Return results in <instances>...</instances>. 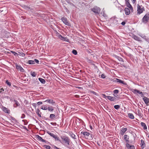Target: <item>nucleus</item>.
<instances>
[{
	"label": "nucleus",
	"instance_id": "obj_30",
	"mask_svg": "<svg viewBox=\"0 0 149 149\" xmlns=\"http://www.w3.org/2000/svg\"><path fill=\"white\" fill-rule=\"evenodd\" d=\"M31 76L33 77H36V73L34 72H31Z\"/></svg>",
	"mask_w": 149,
	"mask_h": 149
},
{
	"label": "nucleus",
	"instance_id": "obj_39",
	"mask_svg": "<svg viewBox=\"0 0 149 149\" xmlns=\"http://www.w3.org/2000/svg\"><path fill=\"white\" fill-rule=\"evenodd\" d=\"M58 38L62 40L63 38V37L61 35H58Z\"/></svg>",
	"mask_w": 149,
	"mask_h": 149
},
{
	"label": "nucleus",
	"instance_id": "obj_61",
	"mask_svg": "<svg viewBox=\"0 0 149 149\" xmlns=\"http://www.w3.org/2000/svg\"><path fill=\"white\" fill-rule=\"evenodd\" d=\"M120 59H121V60H122V58H120Z\"/></svg>",
	"mask_w": 149,
	"mask_h": 149
},
{
	"label": "nucleus",
	"instance_id": "obj_62",
	"mask_svg": "<svg viewBox=\"0 0 149 149\" xmlns=\"http://www.w3.org/2000/svg\"><path fill=\"white\" fill-rule=\"evenodd\" d=\"M148 138H149V135H148Z\"/></svg>",
	"mask_w": 149,
	"mask_h": 149
},
{
	"label": "nucleus",
	"instance_id": "obj_19",
	"mask_svg": "<svg viewBox=\"0 0 149 149\" xmlns=\"http://www.w3.org/2000/svg\"><path fill=\"white\" fill-rule=\"evenodd\" d=\"M124 138L125 141L127 143H128L129 142V136L127 135H125L124 136Z\"/></svg>",
	"mask_w": 149,
	"mask_h": 149
},
{
	"label": "nucleus",
	"instance_id": "obj_52",
	"mask_svg": "<svg viewBox=\"0 0 149 149\" xmlns=\"http://www.w3.org/2000/svg\"><path fill=\"white\" fill-rule=\"evenodd\" d=\"M23 128L24 129H26V130H27V129L26 127V126H23Z\"/></svg>",
	"mask_w": 149,
	"mask_h": 149
},
{
	"label": "nucleus",
	"instance_id": "obj_20",
	"mask_svg": "<svg viewBox=\"0 0 149 149\" xmlns=\"http://www.w3.org/2000/svg\"><path fill=\"white\" fill-rule=\"evenodd\" d=\"M14 102L15 103V104L14 106V107H17L20 105V104L17 101L14 100Z\"/></svg>",
	"mask_w": 149,
	"mask_h": 149
},
{
	"label": "nucleus",
	"instance_id": "obj_11",
	"mask_svg": "<svg viewBox=\"0 0 149 149\" xmlns=\"http://www.w3.org/2000/svg\"><path fill=\"white\" fill-rule=\"evenodd\" d=\"M45 102H47L48 103L51 104L52 105H54L55 103V102L53 100L51 99L47 100L45 101Z\"/></svg>",
	"mask_w": 149,
	"mask_h": 149
},
{
	"label": "nucleus",
	"instance_id": "obj_51",
	"mask_svg": "<svg viewBox=\"0 0 149 149\" xmlns=\"http://www.w3.org/2000/svg\"><path fill=\"white\" fill-rule=\"evenodd\" d=\"M113 95L115 97H117L118 96V95H117V94H114Z\"/></svg>",
	"mask_w": 149,
	"mask_h": 149
},
{
	"label": "nucleus",
	"instance_id": "obj_26",
	"mask_svg": "<svg viewBox=\"0 0 149 149\" xmlns=\"http://www.w3.org/2000/svg\"><path fill=\"white\" fill-rule=\"evenodd\" d=\"M128 116L131 119H133L134 118V116L132 113H129Z\"/></svg>",
	"mask_w": 149,
	"mask_h": 149
},
{
	"label": "nucleus",
	"instance_id": "obj_55",
	"mask_svg": "<svg viewBox=\"0 0 149 149\" xmlns=\"http://www.w3.org/2000/svg\"><path fill=\"white\" fill-rule=\"evenodd\" d=\"M92 93H93V94L95 95L96 93L93 91H92Z\"/></svg>",
	"mask_w": 149,
	"mask_h": 149
},
{
	"label": "nucleus",
	"instance_id": "obj_14",
	"mask_svg": "<svg viewBox=\"0 0 149 149\" xmlns=\"http://www.w3.org/2000/svg\"><path fill=\"white\" fill-rule=\"evenodd\" d=\"M16 68L18 70H19L21 72H24V70L20 65H15Z\"/></svg>",
	"mask_w": 149,
	"mask_h": 149
},
{
	"label": "nucleus",
	"instance_id": "obj_16",
	"mask_svg": "<svg viewBox=\"0 0 149 149\" xmlns=\"http://www.w3.org/2000/svg\"><path fill=\"white\" fill-rule=\"evenodd\" d=\"M134 93H138L139 94H140L141 95V96L142 97H143V93L142 92H140L137 89H134Z\"/></svg>",
	"mask_w": 149,
	"mask_h": 149
},
{
	"label": "nucleus",
	"instance_id": "obj_48",
	"mask_svg": "<svg viewBox=\"0 0 149 149\" xmlns=\"http://www.w3.org/2000/svg\"><path fill=\"white\" fill-rule=\"evenodd\" d=\"M121 24H122L123 25H124L125 24V22H123L121 23Z\"/></svg>",
	"mask_w": 149,
	"mask_h": 149
},
{
	"label": "nucleus",
	"instance_id": "obj_21",
	"mask_svg": "<svg viewBox=\"0 0 149 149\" xmlns=\"http://www.w3.org/2000/svg\"><path fill=\"white\" fill-rule=\"evenodd\" d=\"M127 130V129L126 128L123 129L120 131V134L122 135H123L125 132Z\"/></svg>",
	"mask_w": 149,
	"mask_h": 149
},
{
	"label": "nucleus",
	"instance_id": "obj_35",
	"mask_svg": "<svg viewBox=\"0 0 149 149\" xmlns=\"http://www.w3.org/2000/svg\"><path fill=\"white\" fill-rule=\"evenodd\" d=\"M120 107V106L119 105H116L114 106V108L116 109H118Z\"/></svg>",
	"mask_w": 149,
	"mask_h": 149
},
{
	"label": "nucleus",
	"instance_id": "obj_4",
	"mask_svg": "<svg viewBox=\"0 0 149 149\" xmlns=\"http://www.w3.org/2000/svg\"><path fill=\"white\" fill-rule=\"evenodd\" d=\"M92 10L95 13L99 14L100 13V8L97 7H94L92 9Z\"/></svg>",
	"mask_w": 149,
	"mask_h": 149
},
{
	"label": "nucleus",
	"instance_id": "obj_44",
	"mask_svg": "<svg viewBox=\"0 0 149 149\" xmlns=\"http://www.w3.org/2000/svg\"><path fill=\"white\" fill-rule=\"evenodd\" d=\"M101 77L102 78L104 79L105 78V76L104 74H102L101 75Z\"/></svg>",
	"mask_w": 149,
	"mask_h": 149
},
{
	"label": "nucleus",
	"instance_id": "obj_7",
	"mask_svg": "<svg viewBox=\"0 0 149 149\" xmlns=\"http://www.w3.org/2000/svg\"><path fill=\"white\" fill-rule=\"evenodd\" d=\"M81 134H82L84 136L85 138L88 139V137L90 135H91L88 132H82L81 133Z\"/></svg>",
	"mask_w": 149,
	"mask_h": 149
},
{
	"label": "nucleus",
	"instance_id": "obj_10",
	"mask_svg": "<svg viewBox=\"0 0 149 149\" xmlns=\"http://www.w3.org/2000/svg\"><path fill=\"white\" fill-rule=\"evenodd\" d=\"M113 81L115 82L121 83V84H123L124 85H127V84L126 83L124 82L123 81H122L121 80L118 79H114Z\"/></svg>",
	"mask_w": 149,
	"mask_h": 149
},
{
	"label": "nucleus",
	"instance_id": "obj_36",
	"mask_svg": "<svg viewBox=\"0 0 149 149\" xmlns=\"http://www.w3.org/2000/svg\"><path fill=\"white\" fill-rule=\"evenodd\" d=\"M118 92L119 91L118 90L116 89L113 91V93H114V94H117L118 93Z\"/></svg>",
	"mask_w": 149,
	"mask_h": 149
},
{
	"label": "nucleus",
	"instance_id": "obj_29",
	"mask_svg": "<svg viewBox=\"0 0 149 149\" xmlns=\"http://www.w3.org/2000/svg\"><path fill=\"white\" fill-rule=\"evenodd\" d=\"M50 118L52 119H53L55 118V115L53 114H51L50 115Z\"/></svg>",
	"mask_w": 149,
	"mask_h": 149
},
{
	"label": "nucleus",
	"instance_id": "obj_6",
	"mask_svg": "<svg viewBox=\"0 0 149 149\" xmlns=\"http://www.w3.org/2000/svg\"><path fill=\"white\" fill-rule=\"evenodd\" d=\"M148 15H147L146 14L145 15L143 18L142 19V21L144 23H146L148 22L149 19V17Z\"/></svg>",
	"mask_w": 149,
	"mask_h": 149
},
{
	"label": "nucleus",
	"instance_id": "obj_45",
	"mask_svg": "<svg viewBox=\"0 0 149 149\" xmlns=\"http://www.w3.org/2000/svg\"><path fill=\"white\" fill-rule=\"evenodd\" d=\"M11 52L14 55H16L17 54V53L11 51Z\"/></svg>",
	"mask_w": 149,
	"mask_h": 149
},
{
	"label": "nucleus",
	"instance_id": "obj_32",
	"mask_svg": "<svg viewBox=\"0 0 149 149\" xmlns=\"http://www.w3.org/2000/svg\"><path fill=\"white\" fill-rule=\"evenodd\" d=\"M28 63L29 64H34V61L33 60H29L28 61Z\"/></svg>",
	"mask_w": 149,
	"mask_h": 149
},
{
	"label": "nucleus",
	"instance_id": "obj_43",
	"mask_svg": "<svg viewBox=\"0 0 149 149\" xmlns=\"http://www.w3.org/2000/svg\"><path fill=\"white\" fill-rule=\"evenodd\" d=\"M34 62H35L36 63H38L39 62V61L37 60V59H34Z\"/></svg>",
	"mask_w": 149,
	"mask_h": 149
},
{
	"label": "nucleus",
	"instance_id": "obj_23",
	"mask_svg": "<svg viewBox=\"0 0 149 149\" xmlns=\"http://www.w3.org/2000/svg\"><path fill=\"white\" fill-rule=\"evenodd\" d=\"M38 79H39V81L42 84H44L46 82L45 80L44 79L42 78H38Z\"/></svg>",
	"mask_w": 149,
	"mask_h": 149
},
{
	"label": "nucleus",
	"instance_id": "obj_8",
	"mask_svg": "<svg viewBox=\"0 0 149 149\" xmlns=\"http://www.w3.org/2000/svg\"><path fill=\"white\" fill-rule=\"evenodd\" d=\"M143 100L146 105H149V98L143 96Z\"/></svg>",
	"mask_w": 149,
	"mask_h": 149
},
{
	"label": "nucleus",
	"instance_id": "obj_24",
	"mask_svg": "<svg viewBox=\"0 0 149 149\" xmlns=\"http://www.w3.org/2000/svg\"><path fill=\"white\" fill-rule=\"evenodd\" d=\"M141 125L143 127V129L144 130H146L147 129V126L143 122H141Z\"/></svg>",
	"mask_w": 149,
	"mask_h": 149
},
{
	"label": "nucleus",
	"instance_id": "obj_12",
	"mask_svg": "<svg viewBox=\"0 0 149 149\" xmlns=\"http://www.w3.org/2000/svg\"><path fill=\"white\" fill-rule=\"evenodd\" d=\"M126 146L128 149H135V147L134 145H130L128 143H126Z\"/></svg>",
	"mask_w": 149,
	"mask_h": 149
},
{
	"label": "nucleus",
	"instance_id": "obj_54",
	"mask_svg": "<svg viewBox=\"0 0 149 149\" xmlns=\"http://www.w3.org/2000/svg\"><path fill=\"white\" fill-rule=\"evenodd\" d=\"M125 3L127 2H129V0H125Z\"/></svg>",
	"mask_w": 149,
	"mask_h": 149
},
{
	"label": "nucleus",
	"instance_id": "obj_38",
	"mask_svg": "<svg viewBox=\"0 0 149 149\" xmlns=\"http://www.w3.org/2000/svg\"><path fill=\"white\" fill-rule=\"evenodd\" d=\"M68 40V39L66 38H64V37H63V38L62 40H63V41H68L67 40Z\"/></svg>",
	"mask_w": 149,
	"mask_h": 149
},
{
	"label": "nucleus",
	"instance_id": "obj_28",
	"mask_svg": "<svg viewBox=\"0 0 149 149\" xmlns=\"http://www.w3.org/2000/svg\"><path fill=\"white\" fill-rule=\"evenodd\" d=\"M40 111L39 109H38L36 111V113L39 117H41V114L40 113Z\"/></svg>",
	"mask_w": 149,
	"mask_h": 149
},
{
	"label": "nucleus",
	"instance_id": "obj_57",
	"mask_svg": "<svg viewBox=\"0 0 149 149\" xmlns=\"http://www.w3.org/2000/svg\"><path fill=\"white\" fill-rule=\"evenodd\" d=\"M13 86L14 87H15L16 88H17V87L15 85H13Z\"/></svg>",
	"mask_w": 149,
	"mask_h": 149
},
{
	"label": "nucleus",
	"instance_id": "obj_58",
	"mask_svg": "<svg viewBox=\"0 0 149 149\" xmlns=\"http://www.w3.org/2000/svg\"><path fill=\"white\" fill-rule=\"evenodd\" d=\"M52 123L53 124H56V123Z\"/></svg>",
	"mask_w": 149,
	"mask_h": 149
},
{
	"label": "nucleus",
	"instance_id": "obj_34",
	"mask_svg": "<svg viewBox=\"0 0 149 149\" xmlns=\"http://www.w3.org/2000/svg\"><path fill=\"white\" fill-rule=\"evenodd\" d=\"M72 53L75 55H76L77 54V52L74 49L72 51Z\"/></svg>",
	"mask_w": 149,
	"mask_h": 149
},
{
	"label": "nucleus",
	"instance_id": "obj_53",
	"mask_svg": "<svg viewBox=\"0 0 149 149\" xmlns=\"http://www.w3.org/2000/svg\"><path fill=\"white\" fill-rule=\"evenodd\" d=\"M11 118V119L12 120H15V119L14 118H13V117H12Z\"/></svg>",
	"mask_w": 149,
	"mask_h": 149
},
{
	"label": "nucleus",
	"instance_id": "obj_17",
	"mask_svg": "<svg viewBox=\"0 0 149 149\" xmlns=\"http://www.w3.org/2000/svg\"><path fill=\"white\" fill-rule=\"evenodd\" d=\"M141 147L142 149H143L146 146L144 141L143 140H141Z\"/></svg>",
	"mask_w": 149,
	"mask_h": 149
},
{
	"label": "nucleus",
	"instance_id": "obj_41",
	"mask_svg": "<svg viewBox=\"0 0 149 149\" xmlns=\"http://www.w3.org/2000/svg\"><path fill=\"white\" fill-rule=\"evenodd\" d=\"M142 38H143V39H146V36L145 35H142L141 36H140Z\"/></svg>",
	"mask_w": 149,
	"mask_h": 149
},
{
	"label": "nucleus",
	"instance_id": "obj_59",
	"mask_svg": "<svg viewBox=\"0 0 149 149\" xmlns=\"http://www.w3.org/2000/svg\"><path fill=\"white\" fill-rule=\"evenodd\" d=\"M51 124L52 125H53V124H52L53 123H51ZM53 125H55V124H53Z\"/></svg>",
	"mask_w": 149,
	"mask_h": 149
},
{
	"label": "nucleus",
	"instance_id": "obj_3",
	"mask_svg": "<svg viewBox=\"0 0 149 149\" xmlns=\"http://www.w3.org/2000/svg\"><path fill=\"white\" fill-rule=\"evenodd\" d=\"M47 132L51 136L54 138L55 140L57 141H58L61 142V141L59 140V138L58 137L55 135L53 133H51L49 132Z\"/></svg>",
	"mask_w": 149,
	"mask_h": 149
},
{
	"label": "nucleus",
	"instance_id": "obj_49",
	"mask_svg": "<svg viewBox=\"0 0 149 149\" xmlns=\"http://www.w3.org/2000/svg\"><path fill=\"white\" fill-rule=\"evenodd\" d=\"M36 103H33V107H36Z\"/></svg>",
	"mask_w": 149,
	"mask_h": 149
},
{
	"label": "nucleus",
	"instance_id": "obj_60",
	"mask_svg": "<svg viewBox=\"0 0 149 149\" xmlns=\"http://www.w3.org/2000/svg\"><path fill=\"white\" fill-rule=\"evenodd\" d=\"M77 96H79V95H76Z\"/></svg>",
	"mask_w": 149,
	"mask_h": 149
},
{
	"label": "nucleus",
	"instance_id": "obj_25",
	"mask_svg": "<svg viewBox=\"0 0 149 149\" xmlns=\"http://www.w3.org/2000/svg\"><path fill=\"white\" fill-rule=\"evenodd\" d=\"M134 39L138 41H141L140 38L138 37L137 36L135 35H134L133 37Z\"/></svg>",
	"mask_w": 149,
	"mask_h": 149
},
{
	"label": "nucleus",
	"instance_id": "obj_31",
	"mask_svg": "<svg viewBox=\"0 0 149 149\" xmlns=\"http://www.w3.org/2000/svg\"><path fill=\"white\" fill-rule=\"evenodd\" d=\"M3 111L4 112H5L6 113H9V112H8L9 110H8V109L7 108H6V107H4L3 108Z\"/></svg>",
	"mask_w": 149,
	"mask_h": 149
},
{
	"label": "nucleus",
	"instance_id": "obj_40",
	"mask_svg": "<svg viewBox=\"0 0 149 149\" xmlns=\"http://www.w3.org/2000/svg\"><path fill=\"white\" fill-rule=\"evenodd\" d=\"M41 109H42L45 110H46L47 109V107H45L44 106H42V107Z\"/></svg>",
	"mask_w": 149,
	"mask_h": 149
},
{
	"label": "nucleus",
	"instance_id": "obj_46",
	"mask_svg": "<svg viewBox=\"0 0 149 149\" xmlns=\"http://www.w3.org/2000/svg\"><path fill=\"white\" fill-rule=\"evenodd\" d=\"M37 104L38 105H40L42 104V102H39L37 103Z\"/></svg>",
	"mask_w": 149,
	"mask_h": 149
},
{
	"label": "nucleus",
	"instance_id": "obj_13",
	"mask_svg": "<svg viewBox=\"0 0 149 149\" xmlns=\"http://www.w3.org/2000/svg\"><path fill=\"white\" fill-rule=\"evenodd\" d=\"M125 3L127 6L130 9L131 12H133V8L132 7L131 5L129 3V2L126 3Z\"/></svg>",
	"mask_w": 149,
	"mask_h": 149
},
{
	"label": "nucleus",
	"instance_id": "obj_42",
	"mask_svg": "<svg viewBox=\"0 0 149 149\" xmlns=\"http://www.w3.org/2000/svg\"><path fill=\"white\" fill-rule=\"evenodd\" d=\"M25 115L24 114H22V116H21V118H24L25 117Z\"/></svg>",
	"mask_w": 149,
	"mask_h": 149
},
{
	"label": "nucleus",
	"instance_id": "obj_47",
	"mask_svg": "<svg viewBox=\"0 0 149 149\" xmlns=\"http://www.w3.org/2000/svg\"><path fill=\"white\" fill-rule=\"evenodd\" d=\"M131 0L132 2V3H135L136 1V0Z\"/></svg>",
	"mask_w": 149,
	"mask_h": 149
},
{
	"label": "nucleus",
	"instance_id": "obj_5",
	"mask_svg": "<svg viewBox=\"0 0 149 149\" xmlns=\"http://www.w3.org/2000/svg\"><path fill=\"white\" fill-rule=\"evenodd\" d=\"M103 95L104 98H107L111 101H114L116 100V98L113 97L109 96H106L105 94H103Z\"/></svg>",
	"mask_w": 149,
	"mask_h": 149
},
{
	"label": "nucleus",
	"instance_id": "obj_27",
	"mask_svg": "<svg viewBox=\"0 0 149 149\" xmlns=\"http://www.w3.org/2000/svg\"><path fill=\"white\" fill-rule=\"evenodd\" d=\"M47 109L49 111H52L53 110V107L52 106L48 107L47 108Z\"/></svg>",
	"mask_w": 149,
	"mask_h": 149
},
{
	"label": "nucleus",
	"instance_id": "obj_50",
	"mask_svg": "<svg viewBox=\"0 0 149 149\" xmlns=\"http://www.w3.org/2000/svg\"><path fill=\"white\" fill-rule=\"evenodd\" d=\"M4 91V89H3V88H2L1 89V91H0V92L1 93L2 91Z\"/></svg>",
	"mask_w": 149,
	"mask_h": 149
},
{
	"label": "nucleus",
	"instance_id": "obj_9",
	"mask_svg": "<svg viewBox=\"0 0 149 149\" xmlns=\"http://www.w3.org/2000/svg\"><path fill=\"white\" fill-rule=\"evenodd\" d=\"M61 20L63 22V23L65 25L68 26H69L70 25V23L68 21L66 18L63 17L61 18Z\"/></svg>",
	"mask_w": 149,
	"mask_h": 149
},
{
	"label": "nucleus",
	"instance_id": "obj_18",
	"mask_svg": "<svg viewBox=\"0 0 149 149\" xmlns=\"http://www.w3.org/2000/svg\"><path fill=\"white\" fill-rule=\"evenodd\" d=\"M36 136L38 140L42 141V142H46V141L45 140L43 139L41 137L38 135H36Z\"/></svg>",
	"mask_w": 149,
	"mask_h": 149
},
{
	"label": "nucleus",
	"instance_id": "obj_22",
	"mask_svg": "<svg viewBox=\"0 0 149 149\" xmlns=\"http://www.w3.org/2000/svg\"><path fill=\"white\" fill-rule=\"evenodd\" d=\"M69 134L72 138L74 139H76V136L72 132H70Z\"/></svg>",
	"mask_w": 149,
	"mask_h": 149
},
{
	"label": "nucleus",
	"instance_id": "obj_33",
	"mask_svg": "<svg viewBox=\"0 0 149 149\" xmlns=\"http://www.w3.org/2000/svg\"><path fill=\"white\" fill-rule=\"evenodd\" d=\"M43 147L47 149H50L51 148L50 146L48 145H45Z\"/></svg>",
	"mask_w": 149,
	"mask_h": 149
},
{
	"label": "nucleus",
	"instance_id": "obj_37",
	"mask_svg": "<svg viewBox=\"0 0 149 149\" xmlns=\"http://www.w3.org/2000/svg\"><path fill=\"white\" fill-rule=\"evenodd\" d=\"M6 83L9 86H11V83L8 80L6 81Z\"/></svg>",
	"mask_w": 149,
	"mask_h": 149
},
{
	"label": "nucleus",
	"instance_id": "obj_1",
	"mask_svg": "<svg viewBox=\"0 0 149 149\" xmlns=\"http://www.w3.org/2000/svg\"><path fill=\"white\" fill-rule=\"evenodd\" d=\"M61 137L63 141L65 143L68 145H70V140L68 137L65 136H61Z\"/></svg>",
	"mask_w": 149,
	"mask_h": 149
},
{
	"label": "nucleus",
	"instance_id": "obj_15",
	"mask_svg": "<svg viewBox=\"0 0 149 149\" xmlns=\"http://www.w3.org/2000/svg\"><path fill=\"white\" fill-rule=\"evenodd\" d=\"M125 11L126 15H129L130 14V12L131 11L130 8H126L125 9Z\"/></svg>",
	"mask_w": 149,
	"mask_h": 149
},
{
	"label": "nucleus",
	"instance_id": "obj_56",
	"mask_svg": "<svg viewBox=\"0 0 149 149\" xmlns=\"http://www.w3.org/2000/svg\"><path fill=\"white\" fill-rule=\"evenodd\" d=\"M21 54L22 56H23V55H24V53H21Z\"/></svg>",
	"mask_w": 149,
	"mask_h": 149
},
{
	"label": "nucleus",
	"instance_id": "obj_2",
	"mask_svg": "<svg viewBox=\"0 0 149 149\" xmlns=\"http://www.w3.org/2000/svg\"><path fill=\"white\" fill-rule=\"evenodd\" d=\"M137 14L139 15L142 13L143 11L144 10V7L141 5L140 6L139 4L137 5Z\"/></svg>",
	"mask_w": 149,
	"mask_h": 149
}]
</instances>
